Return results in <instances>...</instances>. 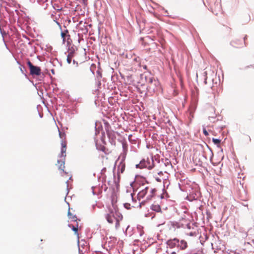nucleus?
Returning <instances> with one entry per match:
<instances>
[{
  "label": "nucleus",
  "mask_w": 254,
  "mask_h": 254,
  "mask_svg": "<svg viewBox=\"0 0 254 254\" xmlns=\"http://www.w3.org/2000/svg\"><path fill=\"white\" fill-rule=\"evenodd\" d=\"M137 190H138L137 193V199L139 201L142 200L140 203V205L144 204L151 199L155 195L156 190L150 187L147 184H143L140 186Z\"/></svg>",
  "instance_id": "nucleus-1"
},
{
  "label": "nucleus",
  "mask_w": 254,
  "mask_h": 254,
  "mask_svg": "<svg viewBox=\"0 0 254 254\" xmlns=\"http://www.w3.org/2000/svg\"><path fill=\"white\" fill-rule=\"evenodd\" d=\"M105 218L108 223H114L116 228L118 229L120 226V221L122 220L123 216L119 212L117 205L113 204L111 206L109 207Z\"/></svg>",
  "instance_id": "nucleus-2"
},
{
  "label": "nucleus",
  "mask_w": 254,
  "mask_h": 254,
  "mask_svg": "<svg viewBox=\"0 0 254 254\" xmlns=\"http://www.w3.org/2000/svg\"><path fill=\"white\" fill-rule=\"evenodd\" d=\"M102 163L103 166L102 171H106L107 168H110L113 165L114 159L113 156L109 154H106L105 155L102 156Z\"/></svg>",
  "instance_id": "nucleus-3"
},
{
  "label": "nucleus",
  "mask_w": 254,
  "mask_h": 254,
  "mask_svg": "<svg viewBox=\"0 0 254 254\" xmlns=\"http://www.w3.org/2000/svg\"><path fill=\"white\" fill-rule=\"evenodd\" d=\"M27 64L30 68V73L32 75H40L41 73V70L40 67L34 66L29 61L27 62Z\"/></svg>",
  "instance_id": "nucleus-4"
},
{
  "label": "nucleus",
  "mask_w": 254,
  "mask_h": 254,
  "mask_svg": "<svg viewBox=\"0 0 254 254\" xmlns=\"http://www.w3.org/2000/svg\"><path fill=\"white\" fill-rule=\"evenodd\" d=\"M246 38V36H245L243 38H236L232 41L231 44L233 47L236 48L243 47L244 45H245V41Z\"/></svg>",
  "instance_id": "nucleus-5"
},
{
  "label": "nucleus",
  "mask_w": 254,
  "mask_h": 254,
  "mask_svg": "<svg viewBox=\"0 0 254 254\" xmlns=\"http://www.w3.org/2000/svg\"><path fill=\"white\" fill-rule=\"evenodd\" d=\"M167 245L170 248H174L176 246L179 247V245H180V242L178 239L175 238L168 240L167 241Z\"/></svg>",
  "instance_id": "nucleus-6"
},
{
  "label": "nucleus",
  "mask_w": 254,
  "mask_h": 254,
  "mask_svg": "<svg viewBox=\"0 0 254 254\" xmlns=\"http://www.w3.org/2000/svg\"><path fill=\"white\" fill-rule=\"evenodd\" d=\"M56 165L58 166L59 170L62 171L63 173H66V172L64 171V169L65 168L64 158L58 160V162Z\"/></svg>",
  "instance_id": "nucleus-7"
},
{
  "label": "nucleus",
  "mask_w": 254,
  "mask_h": 254,
  "mask_svg": "<svg viewBox=\"0 0 254 254\" xmlns=\"http://www.w3.org/2000/svg\"><path fill=\"white\" fill-rule=\"evenodd\" d=\"M68 226L70 228H71L73 231H74L75 235L77 237V238H79V234L78 233V230L79 229L81 228V227H79L78 224H77L76 226H73L71 224L68 225Z\"/></svg>",
  "instance_id": "nucleus-8"
},
{
  "label": "nucleus",
  "mask_w": 254,
  "mask_h": 254,
  "mask_svg": "<svg viewBox=\"0 0 254 254\" xmlns=\"http://www.w3.org/2000/svg\"><path fill=\"white\" fill-rule=\"evenodd\" d=\"M65 152H66V144L64 142H63L62 143L61 157H64H64L66 156Z\"/></svg>",
  "instance_id": "nucleus-9"
},
{
  "label": "nucleus",
  "mask_w": 254,
  "mask_h": 254,
  "mask_svg": "<svg viewBox=\"0 0 254 254\" xmlns=\"http://www.w3.org/2000/svg\"><path fill=\"white\" fill-rule=\"evenodd\" d=\"M164 176L163 174L162 173V172H160L159 173H158V175H156L154 177H155V180L158 182H161L163 181V179L162 178H165V177H163Z\"/></svg>",
  "instance_id": "nucleus-10"
},
{
  "label": "nucleus",
  "mask_w": 254,
  "mask_h": 254,
  "mask_svg": "<svg viewBox=\"0 0 254 254\" xmlns=\"http://www.w3.org/2000/svg\"><path fill=\"white\" fill-rule=\"evenodd\" d=\"M179 247L180 248L181 250H185L188 247V244L187 242L184 240H182L180 242V245H179Z\"/></svg>",
  "instance_id": "nucleus-11"
},
{
  "label": "nucleus",
  "mask_w": 254,
  "mask_h": 254,
  "mask_svg": "<svg viewBox=\"0 0 254 254\" xmlns=\"http://www.w3.org/2000/svg\"><path fill=\"white\" fill-rule=\"evenodd\" d=\"M148 84H149V87L150 88L152 87V84H153L155 86H156L157 84H158V82L157 81H156V80H155L154 78H149V80L148 81Z\"/></svg>",
  "instance_id": "nucleus-12"
},
{
  "label": "nucleus",
  "mask_w": 254,
  "mask_h": 254,
  "mask_svg": "<svg viewBox=\"0 0 254 254\" xmlns=\"http://www.w3.org/2000/svg\"><path fill=\"white\" fill-rule=\"evenodd\" d=\"M68 218L69 219L71 220L72 221H77L76 216L75 215H73L71 214V213L70 211V208H69L68 211Z\"/></svg>",
  "instance_id": "nucleus-13"
},
{
  "label": "nucleus",
  "mask_w": 254,
  "mask_h": 254,
  "mask_svg": "<svg viewBox=\"0 0 254 254\" xmlns=\"http://www.w3.org/2000/svg\"><path fill=\"white\" fill-rule=\"evenodd\" d=\"M73 56V51L69 52L67 56V59H66L67 62L68 64H70L71 63Z\"/></svg>",
  "instance_id": "nucleus-14"
},
{
  "label": "nucleus",
  "mask_w": 254,
  "mask_h": 254,
  "mask_svg": "<svg viewBox=\"0 0 254 254\" xmlns=\"http://www.w3.org/2000/svg\"><path fill=\"white\" fill-rule=\"evenodd\" d=\"M151 209L153 211H155L156 212H160L161 211V207L158 204H153L151 205Z\"/></svg>",
  "instance_id": "nucleus-15"
},
{
  "label": "nucleus",
  "mask_w": 254,
  "mask_h": 254,
  "mask_svg": "<svg viewBox=\"0 0 254 254\" xmlns=\"http://www.w3.org/2000/svg\"><path fill=\"white\" fill-rule=\"evenodd\" d=\"M162 179H163L162 181H163V183L164 188L166 187V188H167L169 185V182L167 178H162Z\"/></svg>",
  "instance_id": "nucleus-16"
},
{
  "label": "nucleus",
  "mask_w": 254,
  "mask_h": 254,
  "mask_svg": "<svg viewBox=\"0 0 254 254\" xmlns=\"http://www.w3.org/2000/svg\"><path fill=\"white\" fill-rule=\"evenodd\" d=\"M212 141L215 144L218 145L220 144L221 140L219 139L213 138Z\"/></svg>",
  "instance_id": "nucleus-17"
},
{
  "label": "nucleus",
  "mask_w": 254,
  "mask_h": 254,
  "mask_svg": "<svg viewBox=\"0 0 254 254\" xmlns=\"http://www.w3.org/2000/svg\"><path fill=\"white\" fill-rule=\"evenodd\" d=\"M61 35H62V38L63 39V42L64 43V41H65V37L66 36V34H65V33H64V32H62Z\"/></svg>",
  "instance_id": "nucleus-18"
},
{
  "label": "nucleus",
  "mask_w": 254,
  "mask_h": 254,
  "mask_svg": "<svg viewBox=\"0 0 254 254\" xmlns=\"http://www.w3.org/2000/svg\"><path fill=\"white\" fill-rule=\"evenodd\" d=\"M203 132L204 133V134L205 135V136H207L208 135V131L206 130V128H203Z\"/></svg>",
  "instance_id": "nucleus-19"
},
{
  "label": "nucleus",
  "mask_w": 254,
  "mask_h": 254,
  "mask_svg": "<svg viewBox=\"0 0 254 254\" xmlns=\"http://www.w3.org/2000/svg\"><path fill=\"white\" fill-rule=\"evenodd\" d=\"M124 205H125V207L126 208H127V209L129 208L130 204L126 203H125Z\"/></svg>",
  "instance_id": "nucleus-20"
},
{
  "label": "nucleus",
  "mask_w": 254,
  "mask_h": 254,
  "mask_svg": "<svg viewBox=\"0 0 254 254\" xmlns=\"http://www.w3.org/2000/svg\"><path fill=\"white\" fill-rule=\"evenodd\" d=\"M248 68H254V66L252 64H251L250 65H248L245 67V69H247Z\"/></svg>",
  "instance_id": "nucleus-21"
},
{
  "label": "nucleus",
  "mask_w": 254,
  "mask_h": 254,
  "mask_svg": "<svg viewBox=\"0 0 254 254\" xmlns=\"http://www.w3.org/2000/svg\"><path fill=\"white\" fill-rule=\"evenodd\" d=\"M107 135H108V136H109V138L111 137V132H107Z\"/></svg>",
  "instance_id": "nucleus-22"
},
{
  "label": "nucleus",
  "mask_w": 254,
  "mask_h": 254,
  "mask_svg": "<svg viewBox=\"0 0 254 254\" xmlns=\"http://www.w3.org/2000/svg\"><path fill=\"white\" fill-rule=\"evenodd\" d=\"M125 166L123 165L121 169V173H123L124 170Z\"/></svg>",
  "instance_id": "nucleus-23"
},
{
  "label": "nucleus",
  "mask_w": 254,
  "mask_h": 254,
  "mask_svg": "<svg viewBox=\"0 0 254 254\" xmlns=\"http://www.w3.org/2000/svg\"><path fill=\"white\" fill-rule=\"evenodd\" d=\"M105 147H103L102 148V150L103 152H105Z\"/></svg>",
  "instance_id": "nucleus-24"
},
{
  "label": "nucleus",
  "mask_w": 254,
  "mask_h": 254,
  "mask_svg": "<svg viewBox=\"0 0 254 254\" xmlns=\"http://www.w3.org/2000/svg\"><path fill=\"white\" fill-rule=\"evenodd\" d=\"M171 254H176V252H173L171 253Z\"/></svg>",
  "instance_id": "nucleus-25"
},
{
  "label": "nucleus",
  "mask_w": 254,
  "mask_h": 254,
  "mask_svg": "<svg viewBox=\"0 0 254 254\" xmlns=\"http://www.w3.org/2000/svg\"><path fill=\"white\" fill-rule=\"evenodd\" d=\"M130 195H131V197H132V200H133V195H132V194L131 193V194H130Z\"/></svg>",
  "instance_id": "nucleus-26"
},
{
  "label": "nucleus",
  "mask_w": 254,
  "mask_h": 254,
  "mask_svg": "<svg viewBox=\"0 0 254 254\" xmlns=\"http://www.w3.org/2000/svg\"><path fill=\"white\" fill-rule=\"evenodd\" d=\"M249 139H250V141L251 140V138H250V137H249Z\"/></svg>",
  "instance_id": "nucleus-27"
}]
</instances>
